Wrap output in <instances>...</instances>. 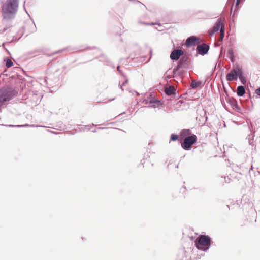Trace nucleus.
<instances>
[{"instance_id": "f257e3e1", "label": "nucleus", "mask_w": 260, "mask_h": 260, "mask_svg": "<svg viewBox=\"0 0 260 260\" xmlns=\"http://www.w3.org/2000/svg\"><path fill=\"white\" fill-rule=\"evenodd\" d=\"M194 236L193 235H188V237L192 241H194L195 247L199 250L207 252L210 248L212 243V238L208 235H206L205 233L202 232L201 235L198 237V233L194 232Z\"/></svg>"}, {"instance_id": "f03ea898", "label": "nucleus", "mask_w": 260, "mask_h": 260, "mask_svg": "<svg viewBox=\"0 0 260 260\" xmlns=\"http://www.w3.org/2000/svg\"><path fill=\"white\" fill-rule=\"evenodd\" d=\"M18 5V0H7L2 6V14L16 17Z\"/></svg>"}, {"instance_id": "7ed1b4c3", "label": "nucleus", "mask_w": 260, "mask_h": 260, "mask_svg": "<svg viewBox=\"0 0 260 260\" xmlns=\"http://www.w3.org/2000/svg\"><path fill=\"white\" fill-rule=\"evenodd\" d=\"M18 92L10 86H5L0 89V105L9 101L13 98L17 96Z\"/></svg>"}, {"instance_id": "20e7f679", "label": "nucleus", "mask_w": 260, "mask_h": 260, "mask_svg": "<svg viewBox=\"0 0 260 260\" xmlns=\"http://www.w3.org/2000/svg\"><path fill=\"white\" fill-rule=\"evenodd\" d=\"M242 69V67L238 64H233V68L226 75V80L229 82L236 81Z\"/></svg>"}, {"instance_id": "39448f33", "label": "nucleus", "mask_w": 260, "mask_h": 260, "mask_svg": "<svg viewBox=\"0 0 260 260\" xmlns=\"http://www.w3.org/2000/svg\"><path fill=\"white\" fill-rule=\"evenodd\" d=\"M143 103L146 104H148L149 108H158L163 104V102L155 98L152 94H150L147 98L143 100Z\"/></svg>"}, {"instance_id": "423d86ee", "label": "nucleus", "mask_w": 260, "mask_h": 260, "mask_svg": "<svg viewBox=\"0 0 260 260\" xmlns=\"http://www.w3.org/2000/svg\"><path fill=\"white\" fill-rule=\"evenodd\" d=\"M197 141V137L195 134H192L188 138L180 142L182 148L185 150H190L192 148V145Z\"/></svg>"}, {"instance_id": "0eeeda50", "label": "nucleus", "mask_w": 260, "mask_h": 260, "mask_svg": "<svg viewBox=\"0 0 260 260\" xmlns=\"http://www.w3.org/2000/svg\"><path fill=\"white\" fill-rule=\"evenodd\" d=\"M3 20L2 25L4 26L3 28L1 29V33H4L5 31L12 27L13 26V21L15 18V16H6L2 14Z\"/></svg>"}, {"instance_id": "6e6552de", "label": "nucleus", "mask_w": 260, "mask_h": 260, "mask_svg": "<svg viewBox=\"0 0 260 260\" xmlns=\"http://www.w3.org/2000/svg\"><path fill=\"white\" fill-rule=\"evenodd\" d=\"M177 66L181 69L185 71L190 69L191 68V60L189 59L188 55H182L179 60Z\"/></svg>"}, {"instance_id": "1a4fd4ad", "label": "nucleus", "mask_w": 260, "mask_h": 260, "mask_svg": "<svg viewBox=\"0 0 260 260\" xmlns=\"http://www.w3.org/2000/svg\"><path fill=\"white\" fill-rule=\"evenodd\" d=\"M223 25L224 24L222 22L221 18H219L213 27L208 31L209 36L211 37L215 33L220 30Z\"/></svg>"}, {"instance_id": "9d476101", "label": "nucleus", "mask_w": 260, "mask_h": 260, "mask_svg": "<svg viewBox=\"0 0 260 260\" xmlns=\"http://www.w3.org/2000/svg\"><path fill=\"white\" fill-rule=\"evenodd\" d=\"M241 203L243 210L249 211L253 209V203L250 200L248 196L243 195L241 198Z\"/></svg>"}, {"instance_id": "9b49d317", "label": "nucleus", "mask_w": 260, "mask_h": 260, "mask_svg": "<svg viewBox=\"0 0 260 260\" xmlns=\"http://www.w3.org/2000/svg\"><path fill=\"white\" fill-rule=\"evenodd\" d=\"M225 100L227 103L230 105L233 109H234L238 112L241 110V108L238 105L237 101L235 99L227 95L225 98Z\"/></svg>"}, {"instance_id": "f8f14e48", "label": "nucleus", "mask_w": 260, "mask_h": 260, "mask_svg": "<svg viewBox=\"0 0 260 260\" xmlns=\"http://www.w3.org/2000/svg\"><path fill=\"white\" fill-rule=\"evenodd\" d=\"M183 55V51L181 49H174L171 53L170 57L173 61L178 60L181 56Z\"/></svg>"}, {"instance_id": "ddd939ff", "label": "nucleus", "mask_w": 260, "mask_h": 260, "mask_svg": "<svg viewBox=\"0 0 260 260\" xmlns=\"http://www.w3.org/2000/svg\"><path fill=\"white\" fill-rule=\"evenodd\" d=\"M199 42V39L195 36H191L186 40L185 45L187 48L196 46L197 43Z\"/></svg>"}, {"instance_id": "4468645a", "label": "nucleus", "mask_w": 260, "mask_h": 260, "mask_svg": "<svg viewBox=\"0 0 260 260\" xmlns=\"http://www.w3.org/2000/svg\"><path fill=\"white\" fill-rule=\"evenodd\" d=\"M176 260H191V256L186 253L185 248L179 250Z\"/></svg>"}, {"instance_id": "2eb2a0df", "label": "nucleus", "mask_w": 260, "mask_h": 260, "mask_svg": "<svg viewBox=\"0 0 260 260\" xmlns=\"http://www.w3.org/2000/svg\"><path fill=\"white\" fill-rule=\"evenodd\" d=\"M209 49V45L207 44H203L198 45L197 47V51L200 55H204L208 53Z\"/></svg>"}, {"instance_id": "dca6fc26", "label": "nucleus", "mask_w": 260, "mask_h": 260, "mask_svg": "<svg viewBox=\"0 0 260 260\" xmlns=\"http://www.w3.org/2000/svg\"><path fill=\"white\" fill-rule=\"evenodd\" d=\"M191 132L189 129H184L180 132V136L181 140H184L192 135Z\"/></svg>"}, {"instance_id": "f3484780", "label": "nucleus", "mask_w": 260, "mask_h": 260, "mask_svg": "<svg viewBox=\"0 0 260 260\" xmlns=\"http://www.w3.org/2000/svg\"><path fill=\"white\" fill-rule=\"evenodd\" d=\"M176 90L173 86L169 85L165 88V92L168 95H172L176 94Z\"/></svg>"}, {"instance_id": "a211bd4d", "label": "nucleus", "mask_w": 260, "mask_h": 260, "mask_svg": "<svg viewBox=\"0 0 260 260\" xmlns=\"http://www.w3.org/2000/svg\"><path fill=\"white\" fill-rule=\"evenodd\" d=\"M245 88L243 85H239L237 88V94L239 97H242L245 94Z\"/></svg>"}, {"instance_id": "6ab92c4d", "label": "nucleus", "mask_w": 260, "mask_h": 260, "mask_svg": "<svg viewBox=\"0 0 260 260\" xmlns=\"http://www.w3.org/2000/svg\"><path fill=\"white\" fill-rule=\"evenodd\" d=\"M5 126H8L10 127H40L41 126L36 125H34V124L30 125L28 124H23V125H11V124H10V125H6Z\"/></svg>"}, {"instance_id": "aec40b11", "label": "nucleus", "mask_w": 260, "mask_h": 260, "mask_svg": "<svg viewBox=\"0 0 260 260\" xmlns=\"http://www.w3.org/2000/svg\"><path fill=\"white\" fill-rule=\"evenodd\" d=\"M238 78L239 79V80L240 81L241 84H242L243 85H245L246 84L247 79L244 75L243 69L242 70L241 73H240Z\"/></svg>"}, {"instance_id": "412c9836", "label": "nucleus", "mask_w": 260, "mask_h": 260, "mask_svg": "<svg viewBox=\"0 0 260 260\" xmlns=\"http://www.w3.org/2000/svg\"><path fill=\"white\" fill-rule=\"evenodd\" d=\"M228 54L231 61L233 63L235 58L233 50L232 49H229Z\"/></svg>"}, {"instance_id": "4be33fe9", "label": "nucleus", "mask_w": 260, "mask_h": 260, "mask_svg": "<svg viewBox=\"0 0 260 260\" xmlns=\"http://www.w3.org/2000/svg\"><path fill=\"white\" fill-rule=\"evenodd\" d=\"M201 82L200 81H193L190 84V86L192 89H196L200 86Z\"/></svg>"}, {"instance_id": "5701e85b", "label": "nucleus", "mask_w": 260, "mask_h": 260, "mask_svg": "<svg viewBox=\"0 0 260 260\" xmlns=\"http://www.w3.org/2000/svg\"><path fill=\"white\" fill-rule=\"evenodd\" d=\"M4 61L5 62L6 66L8 68L11 67L13 65L12 61L8 58H5L4 59Z\"/></svg>"}, {"instance_id": "b1692460", "label": "nucleus", "mask_w": 260, "mask_h": 260, "mask_svg": "<svg viewBox=\"0 0 260 260\" xmlns=\"http://www.w3.org/2000/svg\"><path fill=\"white\" fill-rule=\"evenodd\" d=\"M245 0H236V4H235V10H238L240 9V8L241 7V5L242 3L245 1Z\"/></svg>"}, {"instance_id": "393cba45", "label": "nucleus", "mask_w": 260, "mask_h": 260, "mask_svg": "<svg viewBox=\"0 0 260 260\" xmlns=\"http://www.w3.org/2000/svg\"><path fill=\"white\" fill-rule=\"evenodd\" d=\"M179 139V136L177 134H172L170 136V139L169 142H171V141H176Z\"/></svg>"}, {"instance_id": "a878e982", "label": "nucleus", "mask_w": 260, "mask_h": 260, "mask_svg": "<svg viewBox=\"0 0 260 260\" xmlns=\"http://www.w3.org/2000/svg\"><path fill=\"white\" fill-rule=\"evenodd\" d=\"M187 71H185L184 70L181 69L179 70L177 73V76L179 77L180 78H183L184 77V74L187 72Z\"/></svg>"}, {"instance_id": "bb28decb", "label": "nucleus", "mask_w": 260, "mask_h": 260, "mask_svg": "<svg viewBox=\"0 0 260 260\" xmlns=\"http://www.w3.org/2000/svg\"><path fill=\"white\" fill-rule=\"evenodd\" d=\"M100 61L103 62L107 64L109 62V60L108 58L104 55H101L100 56Z\"/></svg>"}, {"instance_id": "cd10ccee", "label": "nucleus", "mask_w": 260, "mask_h": 260, "mask_svg": "<svg viewBox=\"0 0 260 260\" xmlns=\"http://www.w3.org/2000/svg\"><path fill=\"white\" fill-rule=\"evenodd\" d=\"M224 30H225V26L223 25L221 30H220V40H223L224 37Z\"/></svg>"}, {"instance_id": "c85d7f7f", "label": "nucleus", "mask_w": 260, "mask_h": 260, "mask_svg": "<svg viewBox=\"0 0 260 260\" xmlns=\"http://www.w3.org/2000/svg\"><path fill=\"white\" fill-rule=\"evenodd\" d=\"M181 70V69L178 67L177 65L176 67H175L173 70V77H175V75H177V72Z\"/></svg>"}, {"instance_id": "c756f323", "label": "nucleus", "mask_w": 260, "mask_h": 260, "mask_svg": "<svg viewBox=\"0 0 260 260\" xmlns=\"http://www.w3.org/2000/svg\"><path fill=\"white\" fill-rule=\"evenodd\" d=\"M250 136H251L250 135H248L247 139H248L249 144L250 145H253V138L254 137V135H253L252 136V139H250Z\"/></svg>"}, {"instance_id": "7c9ffc66", "label": "nucleus", "mask_w": 260, "mask_h": 260, "mask_svg": "<svg viewBox=\"0 0 260 260\" xmlns=\"http://www.w3.org/2000/svg\"><path fill=\"white\" fill-rule=\"evenodd\" d=\"M117 70L118 71V72L119 73V74L123 77H125V75L124 74V73H123V72L120 69V66H118L117 67Z\"/></svg>"}, {"instance_id": "2f4dec72", "label": "nucleus", "mask_w": 260, "mask_h": 260, "mask_svg": "<svg viewBox=\"0 0 260 260\" xmlns=\"http://www.w3.org/2000/svg\"><path fill=\"white\" fill-rule=\"evenodd\" d=\"M128 81V79H126L124 82H123V83L122 84H120V83H119V86L120 87V88L122 90H123V86L125 85V84H126Z\"/></svg>"}, {"instance_id": "473e14b6", "label": "nucleus", "mask_w": 260, "mask_h": 260, "mask_svg": "<svg viewBox=\"0 0 260 260\" xmlns=\"http://www.w3.org/2000/svg\"><path fill=\"white\" fill-rule=\"evenodd\" d=\"M255 93L257 95L260 96V87H258V88H257V89L255 90Z\"/></svg>"}, {"instance_id": "72a5a7b5", "label": "nucleus", "mask_w": 260, "mask_h": 260, "mask_svg": "<svg viewBox=\"0 0 260 260\" xmlns=\"http://www.w3.org/2000/svg\"><path fill=\"white\" fill-rule=\"evenodd\" d=\"M142 24L144 25H153L155 24L153 23H146V22H143Z\"/></svg>"}, {"instance_id": "f704fd0d", "label": "nucleus", "mask_w": 260, "mask_h": 260, "mask_svg": "<svg viewBox=\"0 0 260 260\" xmlns=\"http://www.w3.org/2000/svg\"><path fill=\"white\" fill-rule=\"evenodd\" d=\"M149 53H150V57H149V59L148 60V61H147V62H148V61H150V59H151V57H152V49H150V51H149Z\"/></svg>"}, {"instance_id": "c9c22d12", "label": "nucleus", "mask_w": 260, "mask_h": 260, "mask_svg": "<svg viewBox=\"0 0 260 260\" xmlns=\"http://www.w3.org/2000/svg\"><path fill=\"white\" fill-rule=\"evenodd\" d=\"M97 49V47H88L87 48H86L85 49Z\"/></svg>"}, {"instance_id": "e433bc0d", "label": "nucleus", "mask_w": 260, "mask_h": 260, "mask_svg": "<svg viewBox=\"0 0 260 260\" xmlns=\"http://www.w3.org/2000/svg\"><path fill=\"white\" fill-rule=\"evenodd\" d=\"M20 38V37L19 38V39ZM18 40V39H17L16 37H15L14 36H13V39L11 41V42L12 41H16V40Z\"/></svg>"}, {"instance_id": "4c0bfd02", "label": "nucleus", "mask_w": 260, "mask_h": 260, "mask_svg": "<svg viewBox=\"0 0 260 260\" xmlns=\"http://www.w3.org/2000/svg\"><path fill=\"white\" fill-rule=\"evenodd\" d=\"M7 76V74H5V72H4L3 73H1V74H0V78H1L2 76H3V77H4V76Z\"/></svg>"}, {"instance_id": "58836bf2", "label": "nucleus", "mask_w": 260, "mask_h": 260, "mask_svg": "<svg viewBox=\"0 0 260 260\" xmlns=\"http://www.w3.org/2000/svg\"><path fill=\"white\" fill-rule=\"evenodd\" d=\"M108 128L107 127H99L98 128V129H107Z\"/></svg>"}, {"instance_id": "ea45409f", "label": "nucleus", "mask_w": 260, "mask_h": 260, "mask_svg": "<svg viewBox=\"0 0 260 260\" xmlns=\"http://www.w3.org/2000/svg\"><path fill=\"white\" fill-rule=\"evenodd\" d=\"M81 126L80 125H78V126H79V127H78V128H79V131H84V128H85V127H84L83 129H80V127H79V126Z\"/></svg>"}, {"instance_id": "a19ab883", "label": "nucleus", "mask_w": 260, "mask_h": 260, "mask_svg": "<svg viewBox=\"0 0 260 260\" xmlns=\"http://www.w3.org/2000/svg\"><path fill=\"white\" fill-rule=\"evenodd\" d=\"M33 24L34 25V26H35V29L34 30L32 31V32H34V31H35L36 30V26L35 24V23L33 22Z\"/></svg>"}, {"instance_id": "79ce46f5", "label": "nucleus", "mask_w": 260, "mask_h": 260, "mask_svg": "<svg viewBox=\"0 0 260 260\" xmlns=\"http://www.w3.org/2000/svg\"><path fill=\"white\" fill-rule=\"evenodd\" d=\"M115 100V98H113V99H109V100H108V102H111V101H113V100Z\"/></svg>"}, {"instance_id": "37998d69", "label": "nucleus", "mask_w": 260, "mask_h": 260, "mask_svg": "<svg viewBox=\"0 0 260 260\" xmlns=\"http://www.w3.org/2000/svg\"><path fill=\"white\" fill-rule=\"evenodd\" d=\"M63 50V49H62V50H59L57 51L56 52V53L60 52H61Z\"/></svg>"}, {"instance_id": "c03bdc74", "label": "nucleus", "mask_w": 260, "mask_h": 260, "mask_svg": "<svg viewBox=\"0 0 260 260\" xmlns=\"http://www.w3.org/2000/svg\"><path fill=\"white\" fill-rule=\"evenodd\" d=\"M208 120V117L207 116H205V121H207Z\"/></svg>"}, {"instance_id": "a18cd8bd", "label": "nucleus", "mask_w": 260, "mask_h": 260, "mask_svg": "<svg viewBox=\"0 0 260 260\" xmlns=\"http://www.w3.org/2000/svg\"><path fill=\"white\" fill-rule=\"evenodd\" d=\"M24 9L25 10V11L26 12V13L29 16V15L28 14V12H27L26 10L25 9V7H24Z\"/></svg>"}, {"instance_id": "49530a36", "label": "nucleus", "mask_w": 260, "mask_h": 260, "mask_svg": "<svg viewBox=\"0 0 260 260\" xmlns=\"http://www.w3.org/2000/svg\"><path fill=\"white\" fill-rule=\"evenodd\" d=\"M51 133H54V134H57V132H54V131H51Z\"/></svg>"}, {"instance_id": "de8ad7c7", "label": "nucleus", "mask_w": 260, "mask_h": 260, "mask_svg": "<svg viewBox=\"0 0 260 260\" xmlns=\"http://www.w3.org/2000/svg\"><path fill=\"white\" fill-rule=\"evenodd\" d=\"M226 207L228 208L229 209H230V206L229 205H227Z\"/></svg>"}, {"instance_id": "09e8293b", "label": "nucleus", "mask_w": 260, "mask_h": 260, "mask_svg": "<svg viewBox=\"0 0 260 260\" xmlns=\"http://www.w3.org/2000/svg\"><path fill=\"white\" fill-rule=\"evenodd\" d=\"M221 102H222V104L223 106H224V105H225L224 103H223L222 101H221Z\"/></svg>"}, {"instance_id": "8fccbe9b", "label": "nucleus", "mask_w": 260, "mask_h": 260, "mask_svg": "<svg viewBox=\"0 0 260 260\" xmlns=\"http://www.w3.org/2000/svg\"><path fill=\"white\" fill-rule=\"evenodd\" d=\"M11 77L12 78H15V77H14V76H11Z\"/></svg>"}, {"instance_id": "3c124183", "label": "nucleus", "mask_w": 260, "mask_h": 260, "mask_svg": "<svg viewBox=\"0 0 260 260\" xmlns=\"http://www.w3.org/2000/svg\"><path fill=\"white\" fill-rule=\"evenodd\" d=\"M93 132H96V129H95L93 131Z\"/></svg>"}, {"instance_id": "603ef678", "label": "nucleus", "mask_w": 260, "mask_h": 260, "mask_svg": "<svg viewBox=\"0 0 260 260\" xmlns=\"http://www.w3.org/2000/svg\"><path fill=\"white\" fill-rule=\"evenodd\" d=\"M135 92L136 93V94H137V95H139V93H138V92H137V91H135Z\"/></svg>"}, {"instance_id": "864d4df0", "label": "nucleus", "mask_w": 260, "mask_h": 260, "mask_svg": "<svg viewBox=\"0 0 260 260\" xmlns=\"http://www.w3.org/2000/svg\"><path fill=\"white\" fill-rule=\"evenodd\" d=\"M193 232H194V231L193 230V228H192V229H190Z\"/></svg>"}, {"instance_id": "5fc2aeb1", "label": "nucleus", "mask_w": 260, "mask_h": 260, "mask_svg": "<svg viewBox=\"0 0 260 260\" xmlns=\"http://www.w3.org/2000/svg\"><path fill=\"white\" fill-rule=\"evenodd\" d=\"M142 4L144 6V7H145L146 8V7L145 5H143V4Z\"/></svg>"}, {"instance_id": "6e6d98bb", "label": "nucleus", "mask_w": 260, "mask_h": 260, "mask_svg": "<svg viewBox=\"0 0 260 260\" xmlns=\"http://www.w3.org/2000/svg\"><path fill=\"white\" fill-rule=\"evenodd\" d=\"M243 167L241 165H240V169L241 168V167Z\"/></svg>"}]
</instances>
